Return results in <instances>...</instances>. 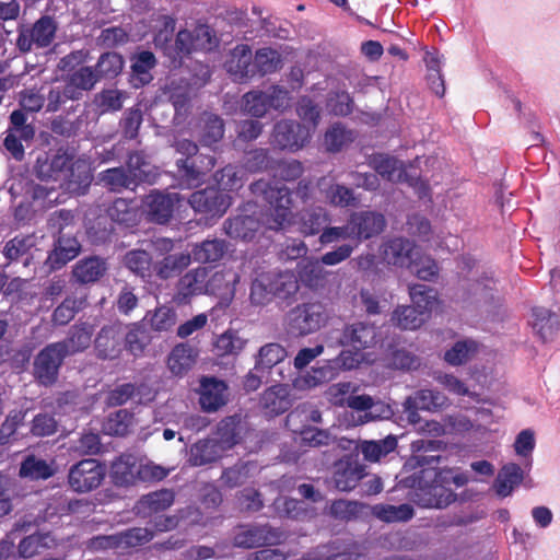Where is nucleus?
I'll use <instances>...</instances> for the list:
<instances>
[{"label": "nucleus", "instance_id": "obj_51", "mask_svg": "<svg viewBox=\"0 0 560 560\" xmlns=\"http://www.w3.org/2000/svg\"><path fill=\"white\" fill-rule=\"evenodd\" d=\"M376 175L382 176L388 182H401L405 177L402 163L395 158L387 155H376L372 160Z\"/></svg>", "mask_w": 560, "mask_h": 560}, {"label": "nucleus", "instance_id": "obj_49", "mask_svg": "<svg viewBox=\"0 0 560 560\" xmlns=\"http://www.w3.org/2000/svg\"><path fill=\"white\" fill-rule=\"evenodd\" d=\"M224 133L223 120L212 114L202 116L199 122L198 136L200 142L205 145H212L220 141Z\"/></svg>", "mask_w": 560, "mask_h": 560}, {"label": "nucleus", "instance_id": "obj_14", "mask_svg": "<svg viewBox=\"0 0 560 560\" xmlns=\"http://www.w3.org/2000/svg\"><path fill=\"white\" fill-rule=\"evenodd\" d=\"M189 203L196 212L207 215H222L230 206V197L217 188L209 187L195 191Z\"/></svg>", "mask_w": 560, "mask_h": 560}, {"label": "nucleus", "instance_id": "obj_22", "mask_svg": "<svg viewBox=\"0 0 560 560\" xmlns=\"http://www.w3.org/2000/svg\"><path fill=\"white\" fill-rule=\"evenodd\" d=\"M265 273L270 280L271 290H273L277 301L290 302L295 298L300 290V283L294 272L272 270Z\"/></svg>", "mask_w": 560, "mask_h": 560}, {"label": "nucleus", "instance_id": "obj_52", "mask_svg": "<svg viewBox=\"0 0 560 560\" xmlns=\"http://www.w3.org/2000/svg\"><path fill=\"white\" fill-rule=\"evenodd\" d=\"M427 317L423 311H417L413 306L401 305L395 308L392 322L395 326L405 330H415L423 325Z\"/></svg>", "mask_w": 560, "mask_h": 560}, {"label": "nucleus", "instance_id": "obj_45", "mask_svg": "<svg viewBox=\"0 0 560 560\" xmlns=\"http://www.w3.org/2000/svg\"><path fill=\"white\" fill-rule=\"evenodd\" d=\"M523 480V472L518 465L509 464L505 465L494 481V489L499 497L505 498L510 495L515 487H517Z\"/></svg>", "mask_w": 560, "mask_h": 560}, {"label": "nucleus", "instance_id": "obj_9", "mask_svg": "<svg viewBox=\"0 0 560 560\" xmlns=\"http://www.w3.org/2000/svg\"><path fill=\"white\" fill-rule=\"evenodd\" d=\"M57 22L48 15L39 18L32 26L19 27L16 47L21 52H30L35 48H46L55 39Z\"/></svg>", "mask_w": 560, "mask_h": 560}, {"label": "nucleus", "instance_id": "obj_48", "mask_svg": "<svg viewBox=\"0 0 560 560\" xmlns=\"http://www.w3.org/2000/svg\"><path fill=\"white\" fill-rule=\"evenodd\" d=\"M54 539L48 533H35L24 537L18 545V557L28 559L50 548Z\"/></svg>", "mask_w": 560, "mask_h": 560}, {"label": "nucleus", "instance_id": "obj_3", "mask_svg": "<svg viewBox=\"0 0 560 560\" xmlns=\"http://www.w3.org/2000/svg\"><path fill=\"white\" fill-rule=\"evenodd\" d=\"M448 406V398L439 390L419 389L406 397L402 402V412L406 420L418 428L420 431H427L434 435L443 432L442 425L436 421H425L423 423L419 411L436 412Z\"/></svg>", "mask_w": 560, "mask_h": 560}, {"label": "nucleus", "instance_id": "obj_20", "mask_svg": "<svg viewBox=\"0 0 560 560\" xmlns=\"http://www.w3.org/2000/svg\"><path fill=\"white\" fill-rule=\"evenodd\" d=\"M382 255L388 265L409 267L416 253L412 242L402 237H395L382 245Z\"/></svg>", "mask_w": 560, "mask_h": 560}, {"label": "nucleus", "instance_id": "obj_63", "mask_svg": "<svg viewBox=\"0 0 560 560\" xmlns=\"http://www.w3.org/2000/svg\"><path fill=\"white\" fill-rule=\"evenodd\" d=\"M124 261L131 272L141 278L150 275L152 258L145 250H130L125 255Z\"/></svg>", "mask_w": 560, "mask_h": 560}, {"label": "nucleus", "instance_id": "obj_17", "mask_svg": "<svg viewBox=\"0 0 560 560\" xmlns=\"http://www.w3.org/2000/svg\"><path fill=\"white\" fill-rule=\"evenodd\" d=\"M215 164L211 155L199 154L195 159H179L176 162L182 185L190 188L200 184L202 177L210 172Z\"/></svg>", "mask_w": 560, "mask_h": 560}, {"label": "nucleus", "instance_id": "obj_53", "mask_svg": "<svg viewBox=\"0 0 560 560\" xmlns=\"http://www.w3.org/2000/svg\"><path fill=\"white\" fill-rule=\"evenodd\" d=\"M208 271L205 267H198L179 279V292L185 298L206 293Z\"/></svg>", "mask_w": 560, "mask_h": 560}, {"label": "nucleus", "instance_id": "obj_6", "mask_svg": "<svg viewBox=\"0 0 560 560\" xmlns=\"http://www.w3.org/2000/svg\"><path fill=\"white\" fill-rule=\"evenodd\" d=\"M436 469H422L417 478L411 500L422 508L444 509L456 500V493L439 480Z\"/></svg>", "mask_w": 560, "mask_h": 560}, {"label": "nucleus", "instance_id": "obj_62", "mask_svg": "<svg viewBox=\"0 0 560 560\" xmlns=\"http://www.w3.org/2000/svg\"><path fill=\"white\" fill-rule=\"evenodd\" d=\"M155 65L156 59L151 51L144 50L135 56L131 69L136 80H138L141 85L148 84L152 80L150 71Z\"/></svg>", "mask_w": 560, "mask_h": 560}, {"label": "nucleus", "instance_id": "obj_46", "mask_svg": "<svg viewBox=\"0 0 560 560\" xmlns=\"http://www.w3.org/2000/svg\"><path fill=\"white\" fill-rule=\"evenodd\" d=\"M372 514L386 523L407 522L413 517V508L404 503L400 505L376 504L372 508Z\"/></svg>", "mask_w": 560, "mask_h": 560}, {"label": "nucleus", "instance_id": "obj_29", "mask_svg": "<svg viewBox=\"0 0 560 560\" xmlns=\"http://www.w3.org/2000/svg\"><path fill=\"white\" fill-rule=\"evenodd\" d=\"M335 377H337L336 366L331 362H325L323 365L312 368L311 371L295 377L292 386L298 390H310Z\"/></svg>", "mask_w": 560, "mask_h": 560}, {"label": "nucleus", "instance_id": "obj_34", "mask_svg": "<svg viewBox=\"0 0 560 560\" xmlns=\"http://www.w3.org/2000/svg\"><path fill=\"white\" fill-rule=\"evenodd\" d=\"M532 326L542 341H549L559 330V318L548 308L535 307L533 308Z\"/></svg>", "mask_w": 560, "mask_h": 560}, {"label": "nucleus", "instance_id": "obj_47", "mask_svg": "<svg viewBox=\"0 0 560 560\" xmlns=\"http://www.w3.org/2000/svg\"><path fill=\"white\" fill-rule=\"evenodd\" d=\"M479 343L472 339L456 341L444 354V360L451 365H462L476 357Z\"/></svg>", "mask_w": 560, "mask_h": 560}, {"label": "nucleus", "instance_id": "obj_56", "mask_svg": "<svg viewBox=\"0 0 560 560\" xmlns=\"http://www.w3.org/2000/svg\"><path fill=\"white\" fill-rule=\"evenodd\" d=\"M35 241L34 235L16 236L5 244L3 254L11 261L25 257L24 266H27L31 260V250L36 245Z\"/></svg>", "mask_w": 560, "mask_h": 560}, {"label": "nucleus", "instance_id": "obj_41", "mask_svg": "<svg viewBox=\"0 0 560 560\" xmlns=\"http://www.w3.org/2000/svg\"><path fill=\"white\" fill-rule=\"evenodd\" d=\"M262 407L272 413L279 415L291 406L289 388L287 385H275L266 389L260 398Z\"/></svg>", "mask_w": 560, "mask_h": 560}, {"label": "nucleus", "instance_id": "obj_37", "mask_svg": "<svg viewBox=\"0 0 560 560\" xmlns=\"http://www.w3.org/2000/svg\"><path fill=\"white\" fill-rule=\"evenodd\" d=\"M329 223V212L323 207H314L302 211L300 214V229L306 236L322 233Z\"/></svg>", "mask_w": 560, "mask_h": 560}, {"label": "nucleus", "instance_id": "obj_5", "mask_svg": "<svg viewBox=\"0 0 560 560\" xmlns=\"http://www.w3.org/2000/svg\"><path fill=\"white\" fill-rule=\"evenodd\" d=\"M70 211L60 210L54 213L49 219V225L52 230H58V237L55 247L46 259L49 270L62 268L68 261L75 258L80 252V244L70 231L72 220Z\"/></svg>", "mask_w": 560, "mask_h": 560}, {"label": "nucleus", "instance_id": "obj_50", "mask_svg": "<svg viewBox=\"0 0 560 560\" xmlns=\"http://www.w3.org/2000/svg\"><path fill=\"white\" fill-rule=\"evenodd\" d=\"M86 303L84 295L71 294L67 296L60 305H58L52 313V322L56 325H67L70 323L75 314L81 311Z\"/></svg>", "mask_w": 560, "mask_h": 560}, {"label": "nucleus", "instance_id": "obj_33", "mask_svg": "<svg viewBox=\"0 0 560 560\" xmlns=\"http://www.w3.org/2000/svg\"><path fill=\"white\" fill-rule=\"evenodd\" d=\"M97 82L93 67L90 66H83L74 70L65 80L66 85L77 101L82 98L84 92L93 90Z\"/></svg>", "mask_w": 560, "mask_h": 560}, {"label": "nucleus", "instance_id": "obj_54", "mask_svg": "<svg viewBox=\"0 0 560 560\" xmlns=\"http://www.w3.org/2000/svg\"><path fill=\"white\" fill-rule=\"evenodd\" d=\"M124 68L122 57L114 51L104 52L100 56L95 67L93 68L94 73L98 81L103 79L116 78Z\"/></svg>", "mask_w": 560, "mask_h": 560}, {"label": "nucleus", "instance_id": "obj_4", "mask_svg": "<svg viewBox=\"0 0 560 560\" xmlns=\"http://www.w3.org/2000/svg\"><path fill=\"white\" fill-rule=\"evenodd\" d=\"M250 190L254 195L261 196L270 206L269 214L264 221L267 229L277 231L291 223L292 198L287 186H272L259 179L250 185Z\"/></svg>", "mask_w": 560, "mask_h": 560}, {"label": "nucleus", "instance_id": "obj_10", "mask_svg": "<svg viewBox=\"0 0 560 560\" xmlns=\"http://www.w3.org/2000/svg\"><path fill=\"white\" fill-rule=\"evenodd\" d=\"M105 475V467L96 459H82L70 467L68 483L73 491L85 493L98 488Z\"/></svg>", "mask_w": 560, "mask_h": 560}, {"label": "nucleus", "instance_id": "obj_12", "mask_svg": "<svg viewBox=\"0 0 560 560\" xmlns=\"http://www.w3.org/2000/svg\"><path fill=\"white\" fill-rule=\"evenodd\" d=\"M197 394L199 395L198 402L200 408L208 413L217 412L230 399L228 384L214 376H201Z\"/></svg>", "mask_w": 560, "mask_h": 560}, {"label": "nucleus", "instance_id": "obj_23", "mask_svg": "<svg viewBox=\"0 0 560 560\" xmlns=\"http://www.w3.org/2000/svg\"><path fill=\"white\" fill-rule=\"evenodd\" d=\"M253 54L248 45L241 44L234 47L225 62L229 73L237 80L254 75V65H252Z\"/></svg>", "mask_w": 560, "mask_h": 560}, {"label": "nucleus", "instance_id": "obj_35", "mask_svg": "<svg viewBox=\"0 0 560 560\" xmlns=\"http://www.w3.org/2000/svg\"><path fill=\"white\" fill-rule=\"evenodd\" d=\"M106 270V261L93 256L79 260L72 269V276L80 283H91L101 279Z\"/></svg>", "mask_w": 560, "mask_h": 560}, {"label": "nucleus", "instance_id": "obj_61", "mask_svg": "<svg viewBox=\"0 0 560 560\" xmlns=\"http://www.w3.org/2000/svg\"><path fill=\"white\" fill-rule=\"evenodd\" d=\"M441 442L434 440H417L411 444L412 451L417 454L413 459L419 466L428 467L427 469H435V465L440 463L441 457L438 455H427V452L435 451L440 447Z\"/></svg>", "mask_w": 560, "mask_h": 560}, {"label": "nucleus", "instance_id": "obj_11", "mask_svg": "<svg viewBox=\"0 0 560 560\" xmlns=\"http://www.w3.org/2000/svg\"><path fill=\"white\" fill-rule=\"evenodd\" d=\"M311 140L310 129L298 121L282 119L275 124L270 143L280 150L296 152Z\"/></svg>", "mask_w": 560, "mask_h": 560}, {"label": "nucleus", "instance_id": "obj_39", "mask_svg": "<svg viewBox=\"0 0 560 560\" xmlns=\"http://www.w3.org/2000/svg\"><path fill=\"white\" fill-rule=\"evenodd\" d=\"M138 460L131 454H122L112 464V477L116 485L129 486L137 482Z\"/></svg>", "mask_w": 560, "mask_h": 560}, {"label": "nucleus", "instance_id": "obj_2", "mask_svg": "<svg viewBox=\"0 0 560 560\" xmlns=\"http://www.w3.org/2000/svg\"><path fill=\"white\" fill-rule=\"evenodd\" d=\"M34 174L43 182L59 183L69 191H79L91 183L90 167L85 161L74 160L68 149L59 148L54 153L37 155Z\"/></svg>", "mask_w": 560, "mask_h": 560}, {"label": "nucleus", "instance_id": "obj_30", "mask_svg": "<svg viewBox=\"0 0 560 560\" xmlns=\"http://www.w3.org/2000/svg\"><path fill=\"white\" fill-rule=\"evenodd\" d=\"M346 343L354 350L370 348L376 342V327L370 323L358 322L345 326Z\"/></svg>", "mask_w": 560, "mask_h": 560}, {"label": "nucleus", "instance_id": "obj_60", "mask_svg": "<svg viewBox=\"0 0 560 560\" xmlns=\"http://www.w3.org/2000/svg\"><path fill=\"white\" fill-rule=\"evenodd\" d=\"M409 295L413 303V307L417 311H423V315L425 317L429 316L438 302L435 290L425 284L410 285Z\"/></svg>", "mask_w": 560, "mask_h": 560}, {"label": "nucleus", "instance_id": "obj_7", "mask_svg": "<svg viewBox=\"0 0 560 560\" xmlns=\"http://www.w3.org/2000/svg\"><path fill=\"white\" fill-rule=\"evenodd\" d=\"M289 92L279 86L271 85L265 91L253 90L243 95V110L257 118L264 117L269 109L284 110L289 106Z\"/></svg>", "mask_w": 560, "mask_h": 560}, {"label": "nucleus", "instance_id": "obj_16", "mask_svg": "<svg viewBox=\"0 0 560 560\" xmlns=\"http://www.w3.org/2000/svg\"><path fill=\"white\" fill-rule=\"evenodd\" d=\"M178 201V194L153 190L145 197L143 205L150 221L164 224L172 218Z\"/></svg>", "mask_w": 560, "mask_h": 560}, {"label": "nucleus", "instance_id": "obj_18", "mask_svg": "<svg viewBox=\"0 0 560 560\" xmlns=\"http://www.w3.org/2000/svg\"><path fill=\"white\" fill-rule=\"evenodd\" d=\"M350 217L357 243L382 233L386 226L385 217L375 211L353 212Z\"/></svg>", "mask_w": 560, "mask_h": 560}, {"label": "nucleus", "instance_id": "obj_8", "mask_svg": "<svg viewBox=\"0 0 560 560\" xmlns=\"http://www.w3.org/2000/svg\"><path fill=\"white\" fill-rule=\"evenodd\" d=\"M325 307L318 302H308L291 308L285 323L288 331L294 336H307L317 331L326 322Z\"/></svg>", "mask_w": 560, "mask_h": 560}, {"label": "nucleus", "instance_id": "obj_19", "mask_svg": "<svg viewBox=\"0 0 560 560\" xmlns=\"http://www.w3.org/2000/svg\"><path fill=\"white\" fill-rule=\"evenodd\" d=\"M122 331L117 325L104 326L94 340L97 358L116 359L121 352Z\"/></svg>", "mask_w": 560, "mask_h": 560}, {"label": "nucleus", "instance_id": "obj_57", "mask_svg": "<svg viewBox=\"0 0 560 560\" xmlns=\"http://www.w3.org/2000/svg\"><path fill=\"white\" fill-rule=\"evenodd\" d=\"M98 179L113 191H121L137 185L135 183V175L130 176L125 167L105 170L98 174Z\"/></svg>", "mask_w": 560, "mask_h": 560}, {"label": "nucleus", "instance_id": "obj_13", "mask_svg": "<svg viewBox=\"0 0 560 560\" xmlns=\"http://www.w3.org/2000/svg\"><path fill=\"white\" fill-rule=\"evenodd\" d=\"M66 357L57 342L47 345L34 360V375L44 385L52 384Z\"/></svg>", "mask_w": 560, "mask_h": 560}, {"label": "nucleus", "instance_id": "obj_36", "mask_svg": "<svg viewBox=\"0 0 560 560\" xmlns=\"http://www.w3.org/2000/svg\"><path fill=\"white\" fill-rule=\"evenodd\" d=\"M92 340V328L86 324L74 325L70 328L68 336L62 341L57 343L66 355H72L88 349Z\"/></svg>", "mask_w": 560, "mask_h": 560}, {"label": "nucleus", "instance_id": "obj_43", "mask_svg": "<svg viewBox=\"0 0 560 560\" xmlns=\"http://www.w3.org/2000/svg\"><path fill=\"white\" fill-rule=\"evenodd\" d=\"M287 357V350L279 343L270 342L262 346L255 361L254 370L256 372L267 373L273 366L282 362Z\"/></svg>", "mask_w": 560, "mask_h": 560}, {"label": "nucleus", "instance_id": "obj_15", "mask_svg": "<svg viewBox=\"0 0 560 560\" xmlns=\"http://www.w3.org/2000/svg\"><path fill=\"white\" fill-rule=\"evenodd\" d=\"M281 538V533L268 525L241 526L234 536V545L242 548H256L273 545Z\"/></svg>", "mask_w": 560, "mask_h": 560}, {"label": "nucleus", "instance_id": "obj_59", "mask_svg": "<svg viewBox=\"0 0 560 560\" xmlns=\"http://www.w3.org/2000/svg\"><path fill=\"white\" fill-rule=\"evenodd\" d=\"M191 261V254L177 253L164 257L158 265V276L162 279H170L179 275Z\"/></svg>", "mask_w": 560, "mask_h": 560}, {"label": "nucleus", "instance_id": "obj_44", "mask_svg": "<svg viewBox=\"0 0 560 560\" xmlns=\"http://www.w3.org/2000/svg\"><path fill=\"white\" fill-rule=\"evenodd\" d=\"M355 137L353 130L348 129L341 122H335L325 132L324 144L327 151L339 152L352 143Z\"/></svg>", "mask_w": 560, "mask_h": 560}, {"label": "nucleus", "instance_id": "obj_55", "mask_svg": "<svg viewBox=\"0 0 560 560\" xmlns=\"http://www.w3.org/2000/svg\"><path fill=\"white\" fill-rule=\"evenodd\" d=\"M54 472L55 469L50 464L35 455H27L20 467V476L31 480L47 479Z\"/></svg>", "mask_w": 560, "mask_h": 560}, {"label": "nucleus", "instance_id": "obj_40", "mask_svg": "<svg viewBox=\"0 0 560 560\" xmlns=\"http://www.w3.org/2000/svg\"><path fill=\"white\" fill-rule=\"evenodd\" d=\"M228 245L223 240H206L196 244L191 250V257L195 261L207 264L219 261L225 255Z\"/></svg>", "mask_w": 560, "mask_h": 560}, {"label": "nucleus", "instance_id": "obj_1", "mask_svg": "<svg viewBox=\"0 0 560 560\" xmlns=\"http://www.w3.org/2000/svg\"><path fill=\"white\" fill-rule=\"evenodd\" d=\"M176 22L171 16H162L158 22L154 45L173 62H180L183 57L192 51H210L218 46L214 31L208 25H197L194 30H180L175 39Z\"/></svg>", "mask_w": 560, "mask_h": 560}, {"label": "nucleus", "instance_id": "obj_25", "mask_svg": "<svg viewBox=\"0 0 560 560\" xmlns=\"http://www.w3.org/2000/svg\"><path fill=\"white\" fill-rule=\"evenodd\" d=\"M198 351L188 343L176 345L167 358V366L173 375L182 376L197 362Z\"/></svg>", "mask_w": 560, "mask_h": 560}, {"label": "nucleus", "instance_id": "obj_58", "mask_svg": "<svg viewBox=\"0 0 560 560\" xmlns=\"http://www.w3.org/2000/svg\"><path fill=\"white\" fill-rule=\"evenodd\" d=\"M276 295L271 290L270 280L265 272L258 273L252 281L249 301L255 306L269 305Z\"/></svg>", "mask_w": 560, "mask_h": 560}, {"label": "nucleus", "instance_id": "obj_24", "mask_svg": "<svg viewBox=\"0 0 560 560\" xmlns=\"http://www.w3.org/2000/svg\"><path fill=\"white\" fill-rule=\"evenodd\" d=\"M175 501V492L161 489L142 495L136 504L138 514L147 517L171 508Z\"/></svg>", "mask_w": 560, "mask_h": 560}, {"label": "nucleus", "instance_id": "obj_26", "mask_svg": "<svg viewBox=\"0 0 560 560\" xmlns=\"http://www.w3.org/2000/svg\"><path fill=\"white\" fill-rule=\"evenodd\" d=\"M364 466L358 462L340 460L334 472V485L340 491H351L364 477Z\"/></svg>", "mask_w": 560, "mask_h": 560}, {"label": "nucleus", "instance_id": "obj_31", "mask_svg": "<svg viewBox=\"0 0 560 560\" xmlns=\"http://www.w3.org/2000/svg\"><path fill=\"white\" fill-rule=\"evenodd\" d=\"M320 192L324 195L325 200L336 207H354L358 200L351 188L340 185L331 184L326 177H322L317 183Z\"/></svg>", "mask_w": 560, "mask_h": 560}, {"label": "nucleus", "instance_id": "obj_27", "mask_svg": "<svg viewBox=\"0 0 560 560\" xmlns=\"http://www.w3.org/2000/svg\"><path fill=\"white\" fill-rule=\"evenodd\" d=\"M226 452L215 438L199 440L189 450V463L202 466L215 462Z\"/></svg>", "mask_w": 560, "mask_h": 560}, {"label": "nucleus", "instance_id": "obj_21", "mask_svg": "<svg viewBox=\"0 0 560 560\" xmlns=\"http://www.w3.org/2000/svg\"><path fill=\"white\" fill-rule=\"evenodd\" d=\"M240 275L233 269L215 271L207 281L206 293L219 296L224 301H231L235 294Z\"/></svg>", "mask_w": 560, "mask_h": 560}, {"label": "nucleus", "instance_id": "obj_42", "mask_svg": "<svg viewBox=\"0 0 560 560\" xmlns=\"http://www.w3.org/2000/svg\"><path fill=\"white\" fill-rule=\"evenodd\" d=\"M397 446V440L393 435L378 441H362L355 443V450H360L365 460L378 462L382 457L393 452Z\"/></svg>", "mask_w": 560, "mask_h": 560}, {"label": "nucleus", "instance_id": "obj_28", "mask_svg": "<svg viewBox=\"0 0 560 560\" xmlns=\"http://www.w3.org/2000/svg\"><path fill=\"white\" fill-rule=\"evenodd\" d=\"M245 431V423L240 415L225 417L217 424L215 435L222 447L228 451L236 445Z\"/></svg>", "mask_w": 560, "mask_h": 560}, {"label": "nucleus", "instance_id": "obj_32", "mask_svg": "<svg viewBox=\"0 0 560 560\" xmlns=\"http://www.w3.org/2000/svg\"><path fill=\"white\" fill-rule=\"evenodd\" d=\"M260 226V222L253 215L238 214L224 222L225 233L235 240L250 241Z\"/></svg>", "mask_w": 560, "mask_h": 560}, {"label": "nucleus", "instance_id": "obj_38", "mask_svg": "<svg viewBox=\"0 0 560 560\" xmlns=\"http://www.w3.org/2000/svg\"><path fill=\"white\" fill-rule=\"evenodd\" d=\"M143 323L147 324L153 331H170L177 323L176 310L168 305H160L153 311L147 312L145 316L143 317Z\"/></svg>", "mask_w": 560, "mask_h": 560}, {"label": "nucleus", "instance_id": "obj_64", "mask_svg": "<svg viewBox=\"0 0 560 560\" xmlns=\"http://www.w3.org/2000/svg\"><path fill=\"white\" fill-rule=\"evenodd\" d=\"M255 468L250 463H237L223 471L221 480L229 488L240 487L250 478V471Z\"/></svg>", "mask_w": 560, "mask_h": 560}]
</instances>
